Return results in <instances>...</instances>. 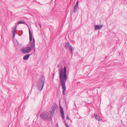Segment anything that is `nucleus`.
Instances as JSON below:
<instances>
[{"label": "nucleus", "mask_w": 127, "mask_h": 127, "mask_svg": "<svg viewBox=\"0 0 127 127\" xmlns=\"http://www.w3.org/2000/svg\"><path fill=\"white\" fill-rule=\"evenodd\" d=\"M60 78L61 82V84L63 89V94L65 95V93L66 89L65 83L67 79L66 68L65 66L63 69H61L59 73Z\"/></svg>", "instance_id": "1"}, {"label": "nucleus", "mask_w": 127, "mask_h": 127, "mask_svg": "<svg viewBox=\"0 0 127 127\" xmlns=\"http://www.w3.org/2000/svg\"><path fill=\"white\" fill-rule=\"evenodd\" d=\"M29 34L30 46H27L25 48H22L21 49V51L24 54H28L31 52V51L33 49L35 50V39L33 38L32 41V34L30 29L29 27Z\"/></svg>", "instance_id": "2"}, {"label": "nucleus", "mask_w": 127, "mask_h": 127, "mask_svg": "<svg viewBox=\"0 0 127 127\" xmlns=\"http://www.w3.org/2000/svg\"><path fill=\"white\" fill-rule=\"evenodd\" d=\"M55 109V107L53 106L51 108L50 111L44 112L42 113L40 115V118L44 120H46L47 119L51 120L54 114Z\"/></svg>", "instance_id": "3"}, {"label": "nucleus", "mask_w": 127, "mask_h": 127, "mask_svg": "<svg viewBox=\"0 0 127 127\" xmlns=\"http://www.w3.org/2000/svg\"><path fill=\"white\" fill-rule=\"evenodd\" d=\"M45 78L44 76L43 75L39 79V81L37 84V88L39 91H41L44 86Z\"/></svg>", "instance_id": "4"}, {"label": "nucleus", "mask_w": 127, "mask_h": 127, "mask_svg": "<svg viewBox=\"0 0 127 127\" xmlns=\"http://www.w3.org/2000/svg\"><path fill=\"white\" fill-rule=\"evenodd\" d=\"M65 48L66 49H68L69 50H70V53L72 55L73 54L72 52V47L70 45L68 42H67L64 45Z\"/></svg>", "instance_id": "5"}, {"label": "nucleus", "mask_w": 127, "mask_h": 127, "mask_svg": "<svg viewBox=\"0 0 127 127\" xmlns=\"http://www.w3.org/2000/svg\"><path fill=\"white\" fill-rule=\"evenodd\" d=\"M60 108L61 115L63 119H64V112L63 110V108L62 106H60Z\"/></svg>", "instance_id": "6"}, {"label": "nucleus", "mask_w": 127, "mask_h": 127, "mask_svg": "<svg viewBox=\"0 0 127 127\" xmlns=\"http://www.w3.org/2000/svg\"><path fill=\"white\" fill-rule=\"evenodd\" d=\"M103 26L102 25H95L94 26V28L95 30H97L101 29Z\"/></svg>", "instance_id": "7"}, {"label": "nucleus", "mask_w": 127, "mask_h": 127, "mask_svg": "<svg viewBox=\"0 0 127 127\" xmlns=\"http://www.w3.org/2000/svg\"><path fill=\"white\" fill-rule=\"evenodd\" d=\"M32 54H27L25 55L23 57V60H28L30 56Z\"/></svg>", "instance_id": "8"}, {"label": "nucleus", "mask_w": 127, "mask_h": 127, "mask_svg": "<svg viewBox=\"0 0 127 127\" xmlns=\"http://www.w3.org/2000/svg\"><path fill=\"white\" fill-rule=\"evenodd\" d=\"M94 117L95 119L98 121H101V119L96 114H94Z\"/></svg>", "instance_id": "9"}, {"label": "nucleus", "mask_w": 127, "mask_h": 127, "mask_svg": "<svg viewBox=\"0 0 127 127\" xmlns=\"http://www.w3.org/2000/svg\"><path fill=\"white\" fill-rule=\"evenodd\" d=\"M16 27H15L14 28L13 31H12V33H13V35L12 37L13 38H14L15 36V32L16 31Z\"/></svg>", "instance_id": "10"}, {"label": "nucleus", "mask_w": 127, "mask_h": 127, "mask_svg": "<svg viewBox=\"0 0 127 127\" xmlns=\"http://www.w3.org/2000/svg\"><path fill=\"white\" fill-rule=\"evenodd\" d=\"M25 24L26 25H27V26H28V24L26 23L24 21H18V24Z\"/></svg>", "instance_id": "11"}, {"label": "nucleus", "mask_w": 127, "mask_h": 127, "mask_svg": "<svg viewBox=\"0 0 127 127\" xmlns=\"http://www.w3.org/2000/svg\"><path fill=\"white\" fill-rule=\"evenodd\" d=\"M74 9L73 12L74 13H76L78 9V8L77 7H74Z\"/></svg>", "instance_id": "12"}, {"label": "nucleus", "mask_w": 127, "mask_h": 127, "mask_svg": "<svg viewBox=\"0 0 127 127\" xmlns=\"http://www.w3.org/2000/svg\"><path fill=\"white\" fill-rule=\"evenodd\" d=\"M78 0L77 2H76L75 5H74V7H78Z\"/></svg>", "instance_id": "13"}, {"label": "nucleus", "mask_w": 127, "mask_h": 127, "mask_svg": "<svg viewBox=\"0 0 127 127\" xmlns=\"http://www.w3.org/2000/svg\"><path fill=\"white\" fill-rule=\"evenodd\" d=\"M38 25L40 27V28L41 29V28L42 26L41 24L39 23L38 24Z\"/></svg>", "instance_id": "14"}, {"label": "nucleus", "mask_w": 127, "mask_h": 127, "mask_svg": "<svg viewBox=\"0 0 127 127\" xmlns=\"http://www.w3.org/2000/svg\"><path fill=\"white\" fill-rule=\"evenodd\" d=\"M55 74V73H54L53 74V76H52V79H53L54 78Z\"/></svg>", "instance_id": "15"}, {"label": "nucleus", "mask_w": 127, "mask_h": 127, "mask_svg": "<svg viewBox=\"0 0 127 127\" xmlns=\"http://www.w3.org/2000/svg\"><path fill=\"white\" fill-rule=\"evenodd\" d=\"M66 127H69L67 123H65V124Z\"/></svg>", "instance_id": "16"}, {"label": "nucleus", "mask_w": 127, "mask_h": 127, "mask_svg": "<svg viewBox=\"0 0 127 127\" xmlns=\"http://www.w3.org/2000/svg\"><path fill=\"white\" fill-rule=\"evenodd\" d=\"M66 118L67 120H69V117L68 115H67Z\"/></svg>", "instance_id": "17"}, {"label": "nucleus", "mask_w": 127, "mask_h": 127, "mask_svg": "<svg viewBox=\"0 0 127 127\" xmlns=\"http://www.w3.org/2000/svg\"><path fill=\"white\" fill-rule=\"evenodd\" d=\"M56 126L57 127H59V126L58 125V123H57L56 124Z\"/></svg>", "instance_id": "18"}, {"label": "nucleus", "mask_w": 127, "mask_h": 127, "mask_svg": "<svg viewBox=\"0 0 127 127\" xmlns=\"http://www.w3.org/2000/svg\"><path fill=\"white\" fill-rule=\"evenodd\" d=\"M36 27L38 28V26H39L38 24L37 25L36 24Z\"/></svg>", "instance_id": "19"}, {"label": "nucleus", "mask_w": 127, "mask_h": 127, "mask_svg": "<svg viewBox=\"0 0 127 127\" xmlns=\"http://www.w3.org/2000/svg\"><path fill=\"white\" fill-rule=\"evenodd\" d=\"M17 43L18 44V45H20V44H19L18 42L17 41Z\"/></svg>", "instance_id": "20"}, {"label": "nucleus", "mask_w": 127, "mask_h": 127, "mask_svg": "<svg viewBox=\"0 0 127 127\" xmlns=\"http://www.w3.org/2000/svg\"><path fill=\"white\" fill-rule=\"evenodd\" d=\"M59 65H58V66H57V67H59Z\"/></svg>", "instance_id": "21"}, {"label": "nucleus", "mask_w": 127, "mask_h": 127, "mask_svg": "<svg viewBox=\"0 0 127 127\" xmlns=\"http://www.w3.org/2000/svg\"><path fill=\"white\" fill-rule=\"evenodd\" d=\"M21 35H19V36H21Z\"/></svg>", "instance_id": "22"}, {"label": "nucleus", "mask_w": 127, "mask_h": 127, "mask_svg": "<svg viewBox=\"0 0 127 127\" xmlns=\"http://www.w3.org/2000/svg\"><path fill=\"white\" fill-rule=\"evenodd\" d=\"M106 58H107V57H106Z\"/></svg>", "instance_id": "23"}]
</instances>
